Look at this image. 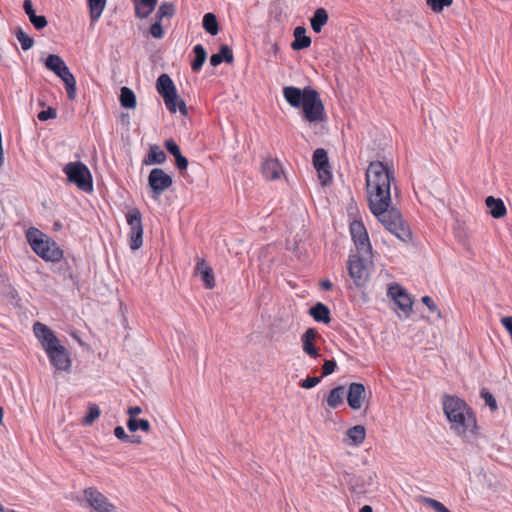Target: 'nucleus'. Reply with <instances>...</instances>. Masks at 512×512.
<instances>
[{
    "instance_id": "obj_1",
    "label": "nucleus",
    "mask_w": 512,
    "mask_h": 512,
    "mask_svg": "<svg viewBox=\"0 0 512 512\" xmlns=\"http://www.w3.org/2000/svg\"><path fill=\"white\" fill-rule=\"evenodd\" d=\"M394 172L381 161L370 162L366 170L367 200L371 213L400 240L411 239V231L401 213L391 207V183Z\"/></svg>"
},
{
    "instance_id": "obj_2",
    "label": "nucleus",
    "mask_w": 512,
    "mask_h": 512,
    "mask_svg": "<svg viewBox=\"0 0 512 512\" xmlns=\"http://www.w3.org/2000/svg\"><path fill=\"white\" fill-rule=\"evenodd\" d=\"M442 405L443 412L450 422V429L455 434L464 438L477 435L476 415L463 399L446 394L442 398Z\"/></svg>"
},
{
    "instance_id": "obj_3",
    "label": "nucleus",
    "mask_w": 512,
    "mask_h": 512,
    "mask_svg": "<svg viewBox=\"0 0 512 512\" xmlns=\"http://www.w3.org/2000/svg\"><path fill=\"white\" fill-rule=\"evenodd\" d=\"M285 100L294 108H302L303 116L309 122H321L325 119L324 104L319 93L310 86L300 89L294 86L283 88Z\"/></svg>"
},
{
    "instance_id": "obj_4",
    "label": "nucleus",
    "mask_w": 512,
    "mask_h": 512,
    "mask_svg": "<svg viewBox=\"0 0 512 512\" xmlns=\"http://www.w3.org/2000/svg\"><path fill=\"white\" fill-rule=\"evenodd\" d=\"M35 337L41 343L53 367L60 371H68L72 361L69 351L63 346L54 331L47 325L36 322L33 325Z\"/></svg>"
},
{
    "instance_id": "obj_5",
    "label": "nucleus",
    "mask_w": 512,
    "mask_h": 512,
    "mask_svg": "<svg viewBox=\"0 0 512 512\" xmlns=\"http://www.w3.org/2000/svg\"><path fill=\"white\" fill-rule=\"evenodd\" d=\"M26 239L31 249L47 262H60L64 253L57 243L39 229L31 227L26 231Z\"/></svg>"
},
{
    "instance_id": "obj_6",
    "label": "nucleus",
    "mask_w": 512,
    "mask_h": 512,
    "mask_svg": "<svg viewBox=\"0 0 512 512\" xmlns=\"http://www.w3.org/2000/svg\"><path fill=\"white\" fill-rule=\"evenodd\" d=\"M156 90L163 98L167 109L171 113H175L179 110L183 116H187L188 108L186 103L177 95L175 84L168 74H161L158 77L156 81Z\"/></svg>"
},
{
    "instance_id": "obj_7",
    "label": "nucleus",
    "mask_w": 512,
    "mask_h": 512,
    "mask_svg": "<svg viewBox=\"0 0 512 512\" xmlns=\"http://www.w3.org/2000/svg\"><path fill=\"white\" fill-rule=\"evenodd\" d=\"M63 172L70 183L80 190L90 192L93 189L92 175L89 168L82 162H69L63 167Z\"/></svg>"
},
{
    "instance_id": "obj_8",
    "label": "nucleus",
    "mask_w": 512,
    "mask_h": 512,
    "mask_svg": "<svg viewBox=\"0 0 512 512\" xmlns=\"http://www.w3.org/2000/svg\"><path fill=\"white\" fill-rule=\"evenodd\" d=\"M125 218L130 228L128 233L129 246L131 250H138L143 245V223L142 214L136 207L129 209Z\"/></svg>"
},
{
    "instance_id": "obj_9",
    "label": "nucleus",
    "mask_w": 512,
    "mask_h": 512,
    "mask_svg": "<svg viewBox=\"0 0 512 512\" xmlns=\"http://www.w3.org/2000/svg\"><path fill=\"white\" fill-rule=\"evenodd\" d=\"M370 258L358 253L349 256L348 273L357 287H364L369 281L370 273L366 261Z\"/></svg>"
},
{
    "instance_id": "obj_10",
    "label": "nucleus",
    "mask_w": 512,
    "mask_h": 512,
    "mask_svg": "<svg viewBox=\"0 0 512 512\" xmlns=\"http://www.w3.org/2000/svg\"><path fill=\"white\" fill-rule=\"evenodd\" d=\"M349 230L357 253L363 257H371L372 246L364 224L361 221L354 220L350 223Z\"/></svg>"
},
{
    "instance_id": "obj_11",
    "label": "nucleus",
    "mask_w": 512,
    "mask_h": 512,
    "mask_svg": "<svg viewBox=\"0 0 512 512\" xmlns=\"http://www.w3.org/2000/svg\"><path fill=\"white\" fill-rule=\"evenodd\" d=\"M173 184L172 177L161 168H154L148 176V186L150 188L151 198L158 200L164 191Z\"/></svg>"
},
{
    "instance_id": "obj_12",
    "label": "nucleus",
    "mask_w": 512,
    "mask_h": 512,
    "mask_svg": "<svg viewBox=\"0 0 512 512\" xmlns=\"http://www.w3.org/2000/svg\"><path fill=\"white\" fill-rule=\"evenodd\" d=\"M84 498L96 512H115L116 507L108 498L94 487L84 490Z\"/></svg>"
},
{
    "instance_id": "obj_13",
    "label": "nucleus",
    "mask_w": 512,
    "mask_h": 512,
    "mask_svg": "<svg viewBox=\"0 0 512 512\" xmlns=\"http://www.w3.org/2000/svg\"><path fill=\"white\" fill-rule=\"evenodd\" d=\"M313 165L318 172V177L322 185L328 184L332 179L327 152L323 148H318L313 153Z\"/></svg>"
},
{
    "instance_id": "obj_14",
    "label": "nucleus",
    "mask_w": 512,
    "mask_h": 512,
    "mask_svg": "<svg viewBox=\"0 0 512 512\" xmlns=\"http://www.w3.org/2000/svg\"><path fill=\"white\" fill-rule=\"evenodd\" d=\"M388 296L395 301L398 308L402 310L406 316L410 315L413 301L402 286L399 284L391 285L388 288Z\"/></svg>"
},
{
    "instance_id": "obj_15",
    "label": "nucleus",
    "mask_w": 512,
    "mask_h": 512,
    "mask_svg": "<svg viewBox=\"0 0 512 512\" xmlns=\"http://www.w3.org/2000/svg\"><path fill=\"white\" fill-rule=\"evenodd\" d=\"M366 389L362 383L353 382L348 387L347 402L351 409L359 410L365 399Z\"/></svg>"
},
{
    "instance_id": "obj_16",
    "label": "nucleus",
    "mask_w": 512,
    "mask_h": 512,
    "mask_svg": "<svg viewBox=\"0 0 512 512\" xmlns=\"http://www.w3.org/2000/svg\"><path fill=\"white\" fill-rule=\"evenodd\" d=\"M195 271L200 274L201 279L207 289H212L215 287L213 269L205 259L197 257Z\"/></svg>"
},
{
    "instance_id": "obj_17",
    "label": "nucleus",
    "mask_w": 512,
    "mask_h": 512,
    "mask_svg": "<svg viewBox=\"0 0 512 512\" xmlns=\"http://www.w3.org/2000/svg\"><path fill=\"white\" fill-rule=\"evenodd\" d=\"M282 172V166L277 159H266L262 164V173L267 180L279 179Z\"/></svg>"
},
{
    "instance_id": "obj_18",
    "label": "nucleus",
    "mask_w": 512,
    "mask_h": 512,
    "mask_svg": "<svg viewBox=\"0 0 512 512\" xmlns=\"http://www.w3.org/2000/svg\"><path fill=\"white\" fill-rule=\"evenodd\" d=\"M294 41L291 48L295 51L308 48L311 45V38L306 35V29L303 26H297L294 29Z\"/></svg>"
},
{
    "instance_id": "obj_19",
    "label": "nucleus",
    "mask_w": 512,
    "mask_h": 512,
    "mask_svg": "<svg viewBox=\"0 0 512 512\" xmlns=\"http://www.w3.org/2000/svg\"><path fill=\"white\" fill-rule=\"evenodd\" d=\"M157 2L158 0H134L136 17L147 18L155 10Z\"/></svg>"
},
{
    "instance_id": "obj_20",
    "label": "nucleus",
    "mask_w": 512,
    "mask_h": 512,
    "mask_svg": "<svg viewBox=\"0 0 512 512\" xmlns=\"http://www.w3.org/2000/svg\"><path fill=\"white\" fill-rule=\"evenodd\" d=\"M25 13L28 15L31 24L37 29L41 30L47 26V20L45 16H38L35 13L31 0H25L23 3Z\"/></svg>"
},
{
    "instance_id": "obj_21",
    "label": "nucleus",
    "mask_w": 512,
    "mask_h": 512,
    "mask_svg": "<svg viewBox=\"0 0 512 512\" xmlns=\"http://www.w3.org/2000/svg\"><path fill=\"white\" fill-rule=\"evenodd\" d=\"M62 79L66 86L67 96L70 100H73L76 96V79L74 75L70 72L67 65L62 68L60 75H57Z\"/></svg>"
},
{
    "instance_id": "obj_22",
    "label": "nucleus",
    "mask_w": 512,
    "mask_h": 512,
    "mask_svg": "<svg viewBox=\"0 0 512 512\" xmlns=\"http://www.w3.org/2000/svg\"><path fill=\"white\" fill-rule=\"evenodd\" d=\"M486 206L489 208L492 217L499 219L506 215L507 209L504 202L500 198L489 196L485 200Z\"/></svg>"
},
{
    "instance_id": "obj_23",
    "label": "nucleus",
    "mask_w": 512,
    "mask_h": 512,
    "mask_svg": "<svg viewBox=\"0 0 512 512\" xmlns=\"http://www.w3.org/2000/svg\"><path fill=\"white\" fill-rule=\"evenodd\" d=\"M234 60V56L231 48L228 45H222L218 53L213 54L210 57V64L214 67L220 65L223 61L231 64Z\"/></svg>"
},
{
    "instance_id": "obj_24",
    "label": "nucleus",
    "mask_w": 512,
    "mask_h": 512,
    "mask_svg": "<svg viewBox=\"0 0 512 512\" xmlns=\"http://www.w3.org/2000/svg\"><path fill=\"white\" fill-rule=\"evenodd\" d=\"M166 161L165 152L157 145H151L147 156L143 160L145 165L162 164Z\"/></svg>"
},
{
    "instance_id": "obj_25",
    "label": "nucleus",
    "mask_w": 512,
    "mask_h": 512,
    "mask_svg": "<svg viewBox=\"0 0 512 512\" xmlns=\"http://www.w3.org/2000/svg\"><path fill=\"white\" fill-rule=\"evenodd\" d=\"M310 315L314 318L315 321L323 322L325 324L331 321L330 318V310L323 303H317L309 310Z\"/></svg>"
},
{
    "instance_id": "obj_26",
    "label": "nucleus",
    "mask_w": 512,
    "mask_h": 512,
    "mask_svg": "<svg viewBox=\"0 0 512 512\" xmlns=\"http://www.w3.org/2000/svg\"><path fill=\"white\" fill-rule=\"evenodd\" d=\"M328 19L327 11L324 8H318L310 20L312 30L315 33H320L323 26L327 24Z\"/></svg>"
},
{
    "instance_id": "obj_27",
    "label": "nucleus",
    "mask_w": 512,
    "mask_h": 512,
    "mask_svg": "<svg viewBox=\"0 0 512 512\" xmlns=\"http://www.w3.org/2000/svg\"><path fill=\"white\" fill-rule=\"evenodd\" d=\"M345 391L343 386L333 388L326 399L328 407L335 409L344 401Z\"/></svg>"
},
{
    "instance_id": "obj_28",
    "label": "nucleus",
    "mask_w": 512,
    "mask_h": 512,
    "mask_svg": "<svg viewBox=\"0 0 512 512\" xmlns=\"http://www.w3.org/2000/svg\"><path fill=\"white\" fill-rule=\"evenodd\" d=\"M347 436L353 445H361L366 437V429L363 425H356L348 429Z\"/></svg>"
},
{
    "instance_id": "obj_29",
    "label": "nucleus",
    "mask_w": 512,
    "mask_h": 512,
    "mask_svg": "<svg viewBox=\"0 0 512 512\" xmlns=\"http://www.w3.org/2000/svg\"><path fill=\"white\" fill-rule=\"evenodd\" d=\"M65 62L63 59L56 55V54H50L45 60V66L48 70L54 72L56 75H60V72L62 68L65 66Z\"/></svg>"
},
{
    "instance_id": "obj_30",
    "label": "nucleus",
    "mask_w": 512,
    "mask_h": 512,
    "mask_svg": "<svg viewBox=\"0 0 512 512\" xmlns=\"http://www.w3.org/2000/svg\"><path fill=\"white\" fill-rule=\"evenodd\" d=\"M203 28L207 33L215 36L219 32V24L213 13H206L203 17Z\"/></svg>"
},
{
    "instance_id": "obj_31",
    "label": "nucleus",
    "mask_w": 512,
    "mask_h": 512,
    "mask_svg": "<svg viewBox=\"0 0 512 512\" xmlns=\"http://www.w3.org/2000/svg\"><path fill=\"white\" fill-rule=\"evenodd\" d=\"M120 103L124 108L132 109L136 106V96L128 87H122L120 91Z\"/></svg>"
},
{
    "instance_id": "obj_32",
    "label": "nucleus",
    "mask_w": 512,
    "mask_h": 512,
    "mask_svg": "<svg viewBox=\"0 0 512 512\" xmlns=\"http://www.w3.org/2000/svg\"><path fill=\"white\" fill-rule=\"evenodd\" d=\"M127 428L130 432H136L137 430L148 432L151 429V425L147 419L129 418Z\"/></svg>"
},
{
    "instance_id": "obj_33",
    "label": "nucleus",
    "mask_w": 512,
    "mask_h": 512,
    "mask_svg": "<svg viewBox=\"0 0 512 512\" xmlns=\"http://www.w3.org/2000/svg\"><path fill=\"white\" fill-rule=\"evenodd\" d=\"M193 51L195 53V59L191 63V68L193 71H198L201 69L202 65L204 64L207 54H206V51L203 48V46L200 44H197L194 47Z\"/></svg>"
},
{
    "instance_id": "obj_34",
    "label": "nucleus",
    "mask_w": 512,
    "mask_h": 512,
    "mask_svg": "<svg viewBox=\"0 0 512 512\" xmlns=\"http://www.w3.org/2000/svg\"><path fill=\"white\" fill-rule=\"evenodd\" d=\"M89 1V8H90V17L92 21H97L106 4V0H88Z\"/></svg>"
},
{
    "instance_id": "obj_35",
    "label": "nucleus",
    "mask_w": 512,
    "mask_h": 512,
    "mask_svg": "<svg viewBox=\"0 0 512 512\" xmlns=\"http://www.w3.org/2000/svg\"><path fill=\"white\" fill-rule=\"evenodd\" d=\"M175 14V6L173 3L164 2L162 3L155 14V18L163 20V18H172Z\"/></svg>"
},
{
    "instance_id": "obj_36",
    "label": "nucleus",
    "mask_w": 512,
    "mask_h": 512,
    "mask_svg": "<svg viewBox=\"0 0 512 512\" xmlns=\"http://www.w3.org/2000/svg\"><path fill=\"white\" fill-rule=\"evenodd\" d=\"M15 35L23 50H29L34 45V40L27 35L20 27L15 30Z\"/></svg>"
},
{
    "instance_id": "obj_37",
    "label": "nucleus",
    "mask_w": 512,
    "mask_h": 512,
    "mask_svg": "<svg viewBox=\"0 0 512 512\" xmlns=\"http://www.w3.org/2000/svg\"><path fill=\"white\" fill-rule=\"evenodd\" d=\"M426 4L435 13H441L445 7L453 4V0H426Z\"/></svg>"
},
{
    "instance_id": "obj_38",
    "label": "nucleus",
    "mask_w": 512,
    "mask_h": 512,
    "mask_svg": "<svg viewBox=\"0 0 512 512\" xmlns=\"http://www.w3.org/2000/svg\"><path fill=\"white\" fill-rule=\"evenodd\" d=\"M480 395L492 412H495L498 409L495 397L487 389L483 388L480 392Z\"/></svg>"
},
{
    "instance_id": "obj_39",
    "label": "nucleus",
    "mask_w": 512,
    "mask_h": 512,
    "mask_svg": "<svg viewBox=\"0 0 512 512\" xmlns=\"http://www.w3.org/2000/svg\"><path fill=\"white\" fill-rule=\"evenodd\" d=\"M100 409L96 404L90 405L87 415L84 418L85 424H92L100 416Z\"/></svg>"
},
{
    "instance_id": "obj_40",
    "label": "nucleus",
    "mask_w": 512,
    "mask_h": 512,
    "mask_svg": "<svg viewBox=\"0 0 512 512\" xmlns=\"http://www.w3.org/2000/svg\"><path fill=\"white\" fill-rule=\"evenodd\" d=\"M303 351L312 358L318 357V349L314 346L313 341L301 338Z\"/></svg>"
},
{
    "instance_id": "obj_41",
    "label": "nucleus",
    "mask_w": 512,
    "mask_h": 512,
    "mask_svg": "<svg viewBox=\"0 0 512 512\" xmlns=\"http://www.w3.org/2000/svg\"><path fill=\"white\" fill-rule=\"evenodd\" d=\"M423 502L427 504L429 507L433 508L436 512H451L438 500L426 497L423 499Z\"/></svg>"
},
{
    "instance_id": "obj_42",
    "label": "nucleus",
    "mask_w": 512,
    "mask_h": 512,
    "mask_svg": "<svg viewBox=\"0 0 512 512\" xmlns=\"http://www.w3.org/2000/svg\"><path fill=\"white\" fill-rule=\"evenodd\" d=\"M162 20L156 19L155 23H153L150 27V34L156 38L161 39L164 36V30L161 25Z\"/></svg>"
},
{
    "instance_id": "obj_43",
    "label": "nucleus",
    "mask_w": 512,
    "mask_h": 512,
    "mask_svg": "<svg viewBox=\"0 0 512 512\" xmlns=\"http://www.w3.org/2000/svg\"><path fill=\"white\" fill-rule=\"evenodd\" d=\"M337 367V364L334 360H325L322 366V376H328L332 374Z\"/></svg>"
},
{
    "instance_id": "obj_44",
    "label": "nucleus",
    "mask_w": 512,
    "mask_h": 512,
    "mask_svg": "<svg viewBox=\"0 0 512 512\" xmlns=\"http://www.w3.org/2000/svg\"><path fill=\"white\" fill-rule=\"evenodd\" d=\"M321 379L322 377H307L306 379L300 382V386L304 389H311L318 385Z\"/></svg>"
},
{
    "instance_id": "obj_45",
    "label": "nucleus",
    "mask_w": 512,
    "mask_h": 512,
    "mask_svg": "<svg viewBox=\"0 0 512 512\" xmlns=\"http://www.w3.org/2000/svg\"><path fill=\"white\" fill-rule=\"evenodd\" d=\"M422 303L427 306L430 312L437 313L440 316V311L430 296H423Z\"/></svg>"
},
{
    "instance_id": "obj_46",
    "label": "nucleus",
    "mask_w": 512,
    "mask_h": 512,
    "mask_svg": "<svg viewBox=\"0 0 512 512\" xmlns=\"http://www.w3.org/2000/svg\"><path fill=\"white\" fill-rule=\"evenodd\" d=\"M165 148L174 157L181 152L179 146L177 145V143L175 141L171 140V139L165 141Z\"/></svg>"
},
{
    "instance_id": "obj_47",
    "label": "nucleus",
    "mask_w": 512,
    "mask_h": 512,
    "mask_svg": "<svg viewBox=\"0 0 512 512\" xmlns=\"http://www.w3.org/2000/svg\"><path fill=\"white\" fill-rule=\"evenodd\" d=\"M114 435L117 439L123 441V442H128L130 441V436L126 434L124 428L122 426H117L115 427L114 429Z\"/></svg>"
},
{
    "instance_id": "obj_48",
    "label": "nucleus",
    "mask_w": 512,
    "mask_h": 512,
    "mask_svg": "<svg viewBox=\"0 0 512 512\" xmlns=\"http://www.w3.org/2000/svg\"><path fill=\"white\" fill-rule=\"evenodd\" d=\"M175 163L180 170H184L188 166V160L181 154V152L175 156Z\"/></svg>"
},
{
    "instance_id": "obj_49",
    "label": "nucleus",
    "mask_w": 512,
    "mask_h": 512,
    "mask_svg": "<svg viewBox=\"0 0 512 512\" xmlns=\"http://www.w3.org/2000/svg\"><path fill=\"white\" fill-rule=\"evenodd\" d=\"M55 115V111L52 108H48L47 110H43L38 114V119L45 121L47 119L54 118Z\"/></svg>"
},
{
    "instance_id": "obj_50",
    "label": "nucleus",
    "mask_w": 512,
    "mask_h": 512,
    "mask_svg": "<svg viewBox=\"0 0 512 512\" xmlns=\"http://www.w3.org/2000/svg\"><path fill=\"white\" fill-rule=\"evenodd\" d=\"M318 337V332L314 328H309L306 330V332L302 335V338L313 341Z\"/></svg>"
},
{
    "instance_id": "obj_51",
    "label": "nucleus",
    "mask_w": 512,
    "mask_h": 512,
    "mask_svg": "<svg viewBox=\"0 0 512 512\" xmlns=\"http://www.w3.org/2000/svg\"><path fill=\"white\" fill-rule=\"evenodd\" d=\"M129 418H136L137 415L142 413V409L139 406L129 407L127 410Z\"/></svg>"
},
{
    "instance_id": "obj_52",
    "label": "nucleus",
    "mask_w": 512,
    "mask_h": 512,
    "mask_svg": "<svg viewBox=\"0 0 512 512\" xmlns=\"http://www.w3.org/2000/svg\"><path fill=\"white\" fill-rule=\"evenodd\" d=\"M320 287L323 290L329 291V290H332L333 284L329 279H324V280L320 281Z\"/></svg>"
},
{
    "instance_id": "obj_53",
    "label": "nucleus",
    "mask_w": 512,
    "mask_h": 512,
    "mask_svg": "<svg viewBox=\"0 0 512 512\" xmlns=\"http://www.w3.org/2000/svg\"><path fill=\"white\" fill-rule=\"evenodd\" d=\"M130 443H133V444H141L142 443V440L139 436H134V437H130Z\"/></svg>"
},
{
    "instance_id": "obj_54",
    "label": "nucleus",
    "mask_w": 512,
    "mask_h": 512,
    "mask_svg": "<svg viewBox=\"0 0 512 512\" xmlns=\"http://www.w3.org/2000/svg\"><path fill=\"white\" fill-rule=\"evenodd\" d=\"M359 512H373V509L370 505H364Z\"/></svg>"
},
{
    "instance_id": "obj_55",
    "label": "nucleus",
    "mask_w": 512,
    "mask_h": 512,
    "mask_svg": "<svg viewBox=\"0 0 512 512\" xmlns=\"http://www.w3.org/2000/svg\"><path fill=\"white\" fill-rule=\"evenodd\" d=\"M272 50H273L274 54H277L279 52V50H280L279 45L277 43H274L272 45Z\"/></svg>"
},
{
    "instance_id": "obj_56",
    "label": "nucleus",
    "mask_w": 512,
    "mask_h": 512,
    "mask_svg": "<svg viewBox=\"0 0 512 512\" xmlns=\"http://www.w3.org/2000/svg\"><path fill=\"white\" fill-rule=\"evenodd\" d=\"M4 412L2 407L0 406V425H3Z\"/></svg>"
},
{
    "instance_id": "obj_57",
    "label": "nucleus",
    "mask_w": 512,
    "mask_h": 512,
    "mask_svg": "<svg viewBox=\"0 0 512 512\" xmlns=\"http://www.w3.org/2000/svg\"><path fill=\"white\" fill-rule=\"evenodd\" d=\"M352 490L355 491V492H361L362 491L361 489H357L356 486H352Z\"/></svg>"
},
{
    "instance_id": "obj_58",
    "label": "nucleus",
    "mask_w": 512,
    "mask_h": 512,
    "mask_svg": "<svg viewBox=\"0 0 512 512\" xmlns=\"http://www.w3.org/2000/svg\"><path fill=\"white\" fill-rule=\"evenodd\" d=\"M0 512H4V507L1 503H0Z\"/></svg>"
}]
</instances>
